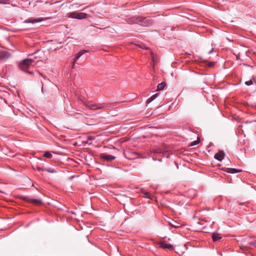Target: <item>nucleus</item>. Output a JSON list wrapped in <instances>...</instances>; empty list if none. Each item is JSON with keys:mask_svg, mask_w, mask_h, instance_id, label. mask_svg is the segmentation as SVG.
<instances>
[{"mask_svg": "<svg viewBox=\"0 0 256 256\" xmlns=\"http://www.w3.org/2000/svg\"><path fill=\"white\" fill-rule=\"evenodd\" d=\"M129 24H138L142 26H148L152 24V21L150 18H136L134 16L127 20Z\"/></svg>", "mask_w": 256, "mask_h": 256, "instance_id": "obj_1", "label": "nucleus"}, {"mask_svg": "<svg viewBox=\"0 0 256 256\" xmlns=\"http://www.w3.org/2000/svg\"><path fill=\"white\" fill-rule=\"evenodd\" d=\"M34 62V60L32 59L26 58L19 64L18 66L21 70L26 71Z\"/></svg>", "mask_w": 256, "mask_h": 256, "instance_id": "obj_2", "label": "nucleus"}, {"mask_svg": "<svg viewBox=\"0 0 256 256\" xmlns=\"http://www.w3.org/2000/svg\"><path fill=\"white\" fill-rule=\"evenodd\" d=\"M86 106L89 109L92 110L102 109V108H103L106 107V106L104 104H92L90 102L86 104Z\"/></svg>", "mask_w": 256, "mask_h": 256, "instance_id": "obj_3", "label": "nucleus"}, {"mask_svg": "<svg viewBox=\"0 0 256 256\" xmlns=\"http://www.w3.org/2000/svg\"><path fill=\"white\" fill-rule=\"evenodd\" d=\"M70 17L76 19H83L87 17V14L84 12H72L70 14Z\"/></svg>", "mask_w": 256, "mask_h": 256, "instance_id": "obj_4", "label": "nucleus"}, {"mask_svg": "<svg viewBox=\"0 0 256 256\" xmlns=\"http://www.w3.org/2000/svg\"><path fill=\"white\" fill-rule=\"evenodd\" d=\"M10 56V54L9 52L4 50H0V62L6 60Z\"/></svg>", "mask_w": 256, "mask_h": 256, "instance_id": "obj_5", "label": "nucleus"}, {"mask_svg": "<svg viewBox=\"0 0 256 256\" xmlns=\"http://www.w3.org/2000/svg\"><path fill=\"white\" fill-rule=\"evenodd\" d=\"M44 20V18H28V19L25 20L24 22V23L34 24V23H36V22H42L43 20Z\"/></svg>", "mask_w": 256, "mask_h": 256, "instance_id": "obj_6", "label": "nucleus"}, {"mask_svg": "<svg viewBox=\"0 0 256 256\" xmlns=\"http://www.w3.org/2000/svg\"><path fill=\"white\" fill-rule=\"evenodd\" d=\"M100 158L107 160V161H112V160H114L116 158L114 156H113L110 155V154H101Z\"/></svg>", "mask_w": 256, "mask_h": 256, "instance_id": "obj_7", "label": "nucleus"}, {"mask_svg": "<svg viewBox=\"0 0 256 256\" xmlns=\"http://www.w3.org/2000/svg\"><path fill=\"white\" fill-rule=\"evenodd\" d=\"M224 152L223 151H220L214 155V158L219 161H221L224 159Z\"/></svg>", "mask_w": 256, "mask_h": 256, "instance_id": "obj_8", "label": "nucleus"}, {"mask_svg": "<svg viewBox=\"0 0 256 256\" xmlns=\"http://www.w3.org/2000/svg\"><path fill=\"white\" fill-rule=\"evenodd\" d=\"M160 246L161 248L164 249L173 250L174 246L172 245L167 244L165 242H162L160 243Z\"/></svg>", "mask_w": 256, "mask_h": 256, "instance_id": "obj_9", "label": "nucleus"}, {"mask_svg": "<svg viewBox=\"0 0 256 256\" xmlns=\"http://www.w3.org/2000/svg\"><path fill=\"white\" fill-rule=\"evenodd\" d=\"M87 51L85 50H81L79 52H78L76 56V58H74V60L73 61V66L75 65L76 62V60L85 52H86Z\"/></svg>", "mask_w": 256, "mask_h": 256, "instance_id": "obj_10", "label": "nucleus"}, {"mask_svg": "<svg viewBox=\"0 0 256 256\" xmlns=\"http://www.w3.org/2000/svg\"><path fill=\"white\" fill-rule=\"evenodd\" d=\"M150 54L152 58V66L154 67L155 64H156L157 58H156L154 54L152 52H150Z\"/></svg>", "mask_w": 256, "mask_h": 256, "instance_id": "obj_11", "label": "nucleus"}, {"mask_svg": "<svg viewBox=\"0 0 256 256\" xmlns=\"http://www.w3.org/2000/svg\"><path fill=\"white\" fill-rule=\"evenodd\" d=\"M28 201L30 203L36 204H42V200L40 199L29 198Z\"/></svg>", "mask_w": 256, "mask_h": 256, "instance_id": "obj_12", "label": "nucleus"}, {"mask_svg": "<svg viewBox=\"0 0 256 256\" xmlns=\"http://www.w3.org/2000/svg\"><path fill=\"white\" fill-rule=\"evenodd\" d=\"M212 238L213 241L216 242L219 241L222 238V237L218 234H213Z\"/></svg>", "mask_w": 256, "mask_h": 256, "instance_id": "obj_13", "label": "nucleus"}, {"mask_svg": "<svg viewBox=\"0 0 256 256\" xmlns=\"http://www.w3.org/2000/svg\"><path fill=\"white\" fill-rule=\"evenodd\" d=\"M227 172L228 173L235 174V173H238V172H242V170H237V169L232 168H228Z\"/></svg>", "mask_w": 256, "mask_h": 256, "instance_id": "obj_14", "label": "nucleus"}, {"mask_svg": "<svg viewBox=\"0 0 256 256\" xmlns=\"http://www.w3.org/2000/svg\"><path fill=\"white\" fill-rule=\"evenodd\" d=\"M170 225L174 228H178L180 226V224L178 223L176 221L171 220V222H170Z\"/></svg>", "mask_w": 256, "mask_h": 256, "instance_id": "obj_15", "label": "nucleus"}, {"mask_svg": "<svg viewBox=\"0 0 256 256\" xmlns=\"http://www.w3.org/2000/svg\"><path fill=\"white\" fill-rule=\"evenodd\" d=\"M166 86V84L165 82H162L160 84H159L157 86V90H162Z\"/></svg>", "mask_w": 256, "mask_h": 256, "instance_id": "obj_16", "label": "nucleus"}, {"mask_svg": "<svg viewBox=\"0 0 256 256\" xmlns=\"http://www.w3.org/2000/svg\"><path fill=\"white\" fill-rule=\"evenodd\" d=\"M158 96V94H154L153 96H152L151 97H150V98H148L147 100V103L149 104V103L151 102L152 101H153L154 100H155L156 98H157Z\"/></svg>", "mask_w": 256, "mask_h": 256, "instance_id": "obj_17", "label": "nucleus"}, {"mask_svg": "<svg viewBox=\"0 0 256 256\" xmlns=\"http://www.w3.org/2000/svg\"><path fill=\"white\" fill-rule=\"evenodd\" d=\"M44 156L46 158H52V154L51 153H50V152H46L44 153Z\"/></svg>", "mask_w": 256, "mask_h": 256, "instance_id": "obj_18", "label": "nucleus"}, {"mask_svg": "<svg viewBox=\"0 0 256 256\" xmlns=\"http://www.w3.org/2000/svg\"><path fill=\"white\" fill-rule=\"evenodd\" d=\"M136 46H138L139 48H140L142 49H145V50L148 49V48L146 46L143 44H136Z\"/></svg>", "mask_w": 256, "mask_h": 256, "instance_id": "obj_19", "label": "nucleus"}, {"mask_svg": "<svg viewBox=\"0 0 256 256\" xmlns=\"http://www.w3.org/2000/svg\"><path fill=\"white\" fill-rule=\"evenodd\" d=\"M0 4H10V2L8 0H0Z\"/></svg>", "mask_w": 256, "mask_h": 256, "instance_id": "obj_20", "label": "nucleus"}, {"mask_svg": "<svg viewBox=\"0 0 256 256\" xmlns=\"http://www.w3.org/2000/svg\"><path fill=\"white\" fill-rule=\"evenodd\" d=\"M45 170L46 171H47L48 172H51V173H54V172H56V171L54 169H52V168H48V169H46Z\"/></svg>", "mask_w": 256, "mask_h": 256, "instance_id": "obj_21", "label": "nucleus"}, {"mask_svg": "<svg viewBox=\"0 0 256 256\" xmlns=\"http://www.w3.org/2000/svg\"><path fill=\"white\" fill-rule=\"evenodd\" d=\"M249 244L251 246H254V247L256 248V240H254L252 242H249Z\"/></svg>", "mask_w": 256, "mask_h": 256, "instance_id": "obj_22", "label": "nucleus"}, {"mask_svg": "<svg viewBox=\"0 0 256 256\" xmlns=\"http://www.w3.org/2000/svg\"><path fill=\"white\" fill-rule=\"evenodd\" d=\"M246 84L249 86H250L252 84V80H248V81H246V82H245Z\"/></svg>", "mask_w": 256, "mask_h": 256, "instance_id": "obj_23", "label": "nucleus"}, {"mask_svg": "<svg viewBox=\"0 0 256 256\" xmlns=\"http://www.w3.org/2000/svg\"><path fill=\"white\" fill-rule=\"evenodd\" d=\"M198 143V140H195V141L192 142V144L191 145L192 146H195V145L197 144Z\"/></svg>", "mask_w": 256, "mask_h": 256, "instance_id": "obj_24", "label": "nucleus"}, {"mask_svg": "<svg viewBox=\"0 0 256 256\" xmlns=\"http://www.w3.org/2000/svg\"><path fill=\"white\" fill-rule=\"evenodd\" d=\"M144 195L146 196L147 198H150V194H149V193H148V192H144Z\"/></svg>", "mask_w": 256, "mask_h": 256, "instance_id": "obj_25", "label": "nucleus"}, {"mask_svg": "<svg viewBox=\"0 0 256 256\" xmlns=\"http://www.w3.org/2000/svg\"><path fill=\"white\" fill-rule=\"evenodd\" d=\"M36 169L38 171L44 170L43 168H40V167H37Z\"/></svg>", "mask_w": 256, "mask_h": 256, "instance_id": "obj_26", "label": "nucleus"}, {"mask_svg": "<svg viewBox=\"0 0 256 256\" xmlns=\"http://www.w3.org/2000/svg\"><path fill=\"white\" fill-rule=\"evenodd\" d=\"M177 252L179 255H182V254H184V252Z\"/></svg>", "mask_w": 256, "mask_h": 256, "instance_id": "obj_27", "label": "nucleus"}, {"mask_svg": "<svg viewBox=\"0 0 256 256\" xmlns=\"http://www.w3.org/2000/svg\"><path fill=\"white\" fill-rule=\"evenodd\" d=\"M214 65V62H210L209 64L210 66H212Z\"/></svg>", "mask_w": 256, "mask_h": 256, "instance_id": "obj_28", "label": "nucleus"}, {"mask_svg": "<svg viewBox=\"0 0 256 256\" xmlns=\"http://www.w3.org/2000/svg\"><path fill=\"white\" fill-rule=\"evenodd\" d=\"M213 50H214V48H212V50L208 52V54H211Z\"/></svg>", "mask_w": 256, "mask_h": 256, "instance_id": "obj_29", "label": "nucleus"}, {"mask_svg": "<svg viewBox=\"0 0 256 256\" xmlns=\"http://www.w3.org/2000/svg\"><path fill=\"white\" fill-rule=\"evenodd\" d=\"M28 72L29 74H32V72Z\"/></svg>", "mask_w": 256, "mask_h": 256, "instance_id": "obj_30", "label": "nucleus"}]
</instances>
